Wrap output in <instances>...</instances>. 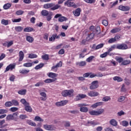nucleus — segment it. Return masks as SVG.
Listing matches in <instances>:
<instances>
[{
	"instance_id": "13d9d810",
	"label": "nucleus",
	"mask_w": 131,
	"mask_h": 131,
	"mask_svg": "<svg viewBox=\"0 0 131 131\" xmlns=\"http://www.w3.org/2000/svg\"><path fill=\"white\" fill-rule=\"evenodd\" d=\"M21 20H22V19L19 18L17 19H12V21L13 23H18L19 22H20Z\"/></svg>"
},
{
	"instance_id": "79ce46f5",
	"label": "nucleus",
	"mask_w": 131,
	"mask_h": 131,
	"mask_svg": "<svg viewBox=\"0 0 131 131\" xmlns=\"http://www.w3.org/2000/svg\"><path fill=\"white\" fill-rule=\"evenodd\" d=\"M124 100H125V97L122 96H120L118 98V102H123V101H124Z\"/></svg>"
},
{
	"instance_id": "f704fd0d",
	"label": "nucleus",
	"mask_w": 131,
	"mask_h": 131,
	"mask_svg": "<svg viewBox=\"0 0 131 131\" xmlns=\"http://www.w3.org/2000/svg\"><path fill=\"white\" fill-rule=\"evenodd\" d=\"M28 55H29L28 58H29L30 59H34L35 58H37V56L36 55V54L30 53V54H29Z\"/></svg>"
},
{
	"instance_id": "7c9ffc66",
	"label": "nucleus",
	"mask_w": 131,
	"mask_h": 131,
	"mask_svg": "<svg viewBox=\"0 0 131 131\" xmlns=\"http://www.w3.org/2000/svg\"><path fill=\"white\" fill-rule=\"evenodd\" d=\"M27 123L29 124V125H31V126H36V124L34 123V122H33L32 121L30 120H28L27 121Z\"/></svg>"
},
{
	"instance_id": "ea45409f",
	"label": "nucleus",
	"mask_w": 131,
	"mask_h": 131,
	"mask_svg": "<svg viewBox=\"0 0 131 131\" xmlns=\"http://www.w3.org/2000/svg\"><path fill=\"white\" fill-rule=\"evenodd\" d=\"M5 105L6 107H12V106H13V103L12 101H7L5 103Z\"/></svg>"
},
{
	"instance_id": "9b49d317",
	"label": "nucleus",
	"mask_w": 131,
	"mask_h": 131,
	"mask_svg": "<svg viewBox=\"0 0 131 131\" xmlns=\"http://www.w3.org/2000/svg\"><path fill=\"white\" fill-rule=\"evenodd\" d=\"M67 103H68V100H62L61 101L56 102L55 105L57 107H61L62 106H65Z\"/></svg>"
},
{
	"instance_id": "2f4dec72",
	"label": "nucleus",
	"mask_w": 131,
	"mask_h": 131,
	"mask_svg": "<svg viewBox=\"0 0 131 131\" xmlns=\"http://www.w3.org/2000/svg\"><path fill=\"white\" fill-rule=\"evenodd\" d=\"M113 80H115V81H118V82H120L122 81V78H120V77L118 76H115L113 78Z\"/></svg>"
},
{
	"instance_id": "4d7b16f0",
	"label": "nucleus",
	"mask_w": 131,
	"mask_h": 131,
	"mask_svg": "<svg viewBox=\"0 0 131 131\" xmlns=\"http://www.w3.org/2000/svg\"><path fill=\"white\" fill-rule=\"evenodd\" d=\"M16 14L18 16H20V15H23V14H24V11L23 10H18L16 11Z\"/></svg>"
},
{
	"instance_id": "ddd939ff",
	"label": "nucleus",
	"mask_w": 131,
	"mask_h": 131,
	"mask_svg": "<svg viewBox=\"0 0 131 131\" xmlns=\"http://www.w3.org/2000/svg\"><path fill=\"white\" fill-rule=\"evenodd\" d=\"M88 95L89 97H98V96H100V93L96 91H90L88 92Z\"/></svg>"
},
{
	"instance_id": "c03bdc74",
	"label": "nucleus",
	"mask_w": 131,
	"mask_h": 131,
	"mask_svg": "<svg viewBox=\"0 0 131 131\" xmlns=\"http://www.w3.org/2000/svg\"><path fill=\"white\" fill-rule=\"evenodd\" d=\"M41 13V15L42 16H48V15H49V11H48L46 10H42Z\"/></svg>"
},
{
	"instance_id": "6ab92c4d",
	"label": "nucleus",
	"mask_w": 131,
	"mask_h": 131,
	"mask_svg": "<svg viewBox=\"0 0 131 131\" xmlns=\"http://www.w3.org/2000/svg\"><path fill=\"white\" fill-rule=\"evenodd\" d=\"M118 9H119V10H120L121 11H129V7L120 6H119Z\"/></svg>"
},
{
	"instance_id": "dca6fc26",
	"label": "nucleus",
	"mask_w": 131,
	"mask_h": 131,
	"mask_svg": "<svg viewBox=\"0 0 131 131\" xmlns=\"http://www.w3.org/2000/svg\"><path fill=\"white\" fill-rule=\"evenodd\" d=\"M86 97V95L85 94H78L76 97V101H78L79 100H81V99H84V98Z\"/></svg>"
},
{
	"instance_id": "58836bf2",
	"label": "nucleus",
	"mask_w": 131,
	"mask_h": 131,
	"mask_svg": "<svg viewBox=\"0 0 131 131\" xmlns=\"http://www.w3.org/2000/svg\"><path fill=\"white\" fill-rule=\"evenodd\" d=\"M43 65L44 64L43 63H40L39 64H38L37 66H36L34 69L36 70H38V69H40V68H42V67H43Z\"/></svg>"
},
{
	"instance_id": "4be33fe9",
	"label": "nucleus",
	"mask_w": 131,
	"mask_h": 131,
	"mask_svg": "<svg viewBox=\"0 0 131 131\" xmlns=\"http://www.w3.org/2000/svg\"><path fill=\"white\" fill-rule=\"evenodd\" d=\"M19 58L18 61L19 62H21L23 60V59H24V53H23V51H19Z\"/></svg>"
},
{
	"instance_id": "412c9836",
	"label": "nucleus",
	"mask_w": 131,
	"mask_h": 131,
	"mask_svg": "<svg viewBox=\"0 0 131 131\" xmlns=\"http://www.w3.org/2000/svg\"><path fill=\"white\" fill-rule=\"evenodd\" d=\"M54 6H55L54 3L46 4L43 5V8L44 9H50V8H52Z\"/></svg>"
},
{
	"instance_id": "5701e85b",
	"label": "nucleus",
	"mask_w": 131,
	"mask_h": 131,
	"mask_svg": "<svg viewBox=\"0 0 131 131\" xmlns=\"http://www.w3.org/2000/svg\"><path fill=\"white\" fill-rule=\"evenodd\" d=\"M110 123L113 126H116L117 125V121L114 119H112L110 121Z\"/></svg>"
},
{
	"instance_id": "8fccbe9b",
	"label": "nucleus",
	"mask_w": 131,
	"mask_h": 131,
	"mask_svg": "<svg viewBox=\"0 0 131 131\" xmlns=\"http://www.w3.org/2000/svg\"><path fill=\"white\" fill-rule=\"evenodd\" d=\"M60 7H61V6L59 5L58 4H57L55 5L53 7H52L51 10H52V11H55V10H58V9H59Z\"/></svg>"
},
{
	"instance_id": "bb28decb",
	"label": "nucleus",
	"mask_w": 131,
	"mask_h": 131,
	"mask_svg": "<svg viewBox=\"0 0 131 131\" xmlns=\"http://www.w3.org/2000/svg\"><path fill=\"white\" fill-rule=\"evenodd\" d=\"M27 92V90H26V89L21 90L18 92V94H19V95H26Z\"/></svg>"
},
{
	"instance_id": "e2e57ef3",
	"label": "nucleus",
	"mask_w": 131,
	"mask_h": 131,
	"mask_svg": "<svg viewBox=\"0 0 131 131\" xmlns=\"http://www.w3.org/2000/svg\"><path fill=\"white\" fill-rule=\"evenodd\" d=\"M6 113H8V110H4V109L0 110V115L1 114H5Z\"/></svg>"
},
{
	"instance_id": "a878e982",
	"label": "nucleus",
	"mask_w": 131,
	"mask_h": 131,
	"mask_svg": "<svg viewBox=\"0 0 131 131\" xmlns=\"http://www.w3.org/2000/svg\"><path fill=\"white\" fill-rule=\"evenodd\" d=\"M34 120L35 121H39L40 122H43V119H41V118H40V117H39L38 116H35Z\"/></svg>"
},
{
	"instance_id": "a19ab883",
	"label": "nucleus",
	"mask_w": 131,
	"mask_h": 131,
	"mask_svg": "<svg viewBox=\"0 0 131 131\" xmlns=\"http://www.w3.org/2000/svg\"><path fill=\"white\" fill-rule=\"evenodd\" d=\"M1 24H2L3 25L7 26L8 25V24H9V20H5V19H3L1 20Z\"/></svg>"
},
{
	"instance_id": "a18cd8bd",
	"label": "nucleus",
	"mask_w": 131,
	"mask_h": 131,
	"mask_svg": "<svg viewBox=\"0 0 131 131\" xmlns=\"http://www.w3.org/2000/svg\"><path fill=\"white\" fill-rule=\"evenodd\" d=\"M32 62H27L24 64V67H32Z\"/></svg>"
},
{
	"instance_id": "6e6552de",
	"label": "nucleus",
	"mask_w": 131,
	"mask_h": 131,
	"mask_svg": "<svg viewBox=\"0 0 131 131\" xmlns=\"http://www.w3.org/2000/svg\"><path fill=\"white\" fill-rule=\"evenodd\" d=\"M15 68H16V63L10 64L6 67L5 72H8L9 70L13 71V70Z\"/></svg>"
},
{
	"instance_id": "aec40b11",
	"label": "nucleus",
	"mask_w": 131,
	"mask_h": 131,
	"mask_svg": "<svg viewBox=\"0 0 131 131\" xmlns=\"http://www.w3.org/2000/svg\"><path fill=\"white\" fill-rule=\"evenodd\" d=\"M25 110H26L27 112H32V107H31L29 105V103H28V105L25 106Z\"/></svg>"
},
{
	"instance_id": "774afa93",
	"label": "nucleus",
	"mask_w": 131,
	"mask_h": 131,
	"mask_svg": "<svg viewBox=\"0 0 131 131\" xmlns=\"http://www.w3.org/2000/svg\"><path fill=\"white\" fill-rule=\"evenodd\" d=\"M43 85V82H38L35 84V86H41V85Z\"/></svg>"
},
{
	"instance_id": "9d476101",
	"label": "nucleus",
	"mask_w": 131,
	"mask_h": 131,
	"mask_svg": "<svg viewBox=\"0 0 131 131\" xmlns=\"http://www.w3.org/2000/svg\"><path fill=\"white\" fill-rule=\"evenodd\" d=\"M73 0H67V1L64 3V6H67V7H74V8H76V5L75 3L72 2Z\"/></svg>"
},
{
	"instance_id": "72a5a7b5",
	"label": "nucleus",
	"mask_w": 131,
	"mask_h": 131,
	"mask_svg": "<svg viewBox=\"0 0 131 131\" xmlns=\"http://www.w3.org/2000/svg\"><path fill=\"white\" fill-rule=\"evenodd\" d=\"M20 103H21V104H23L25 106H26V105H28V104H29V103L28 102L26 101V100L24 98H22L20 99Z\"/></svg>"
},
{
	"instance_id": "603ef678",
	"label": "nucleus",
	"mask_w": 131,
	"mask_h": 131,
	"mask_svg": "<svg viewBox=\"0 0 131 131\" xmlns=\"http://www.w3.org/2000/svg\"><path fill=\"white\" fill-rule=\"evenodd\" d=\"M121 124L123 125V126H128V122H127V121L124 120L121 122Z\"/></svg>"
},
{
	"instance_id": "39448f33",
	"label": "nucleus",
	"mask_w": 131,
	"mask_h": 131,
	"mask_svg": "<svg viewBox=\"0 0 131 131\" xmlns=\"http://www.w3.org/2000/svg\"><path fill=\"white\" fill-rule=\"evenodd\" d=\"M43 127L46 130L52 131L56 129V127H55V126L53 125L44 124L43 125Z\"/></svg>"
},
{
	"instance_id": "c756f323",
	"label": "nucleus",
	"mask_w": 131,
	"mask_h": 131,
	"mask_svg": "<svg viewBox=\"0 0 131 131\" xmlns=\"http://www.w3.org/2000/svg\"><path fill=\"white\" fill-rule=\"evenodd\" d=\"M33 30H34L33 28H32L27 27L24 29V32H31Z\"/></svg>"
},
{
	"instance_id": "f8f14e48",
	"label": "nucleus",
	"mask_w": 131,
	"mask_h": 131,
	"mask_svg": "<svg viewBox=\"0 0 131 131\" xmlns=\"http://www.w3.org/2000/svg\"><path fill=\"white\" fill-rule=\"evenodd\" d=\"M128 48L127 45L124 43L117 45V49L118 50H127Z\"/></svg>"
},
{
	"instance_id": "0eeeda50",
	"label": "nucleus",
	"mask_w": 131,
	"mask_h": 131,
	"mask_svg": "<svg viewBox=\"0 0 131 131\" xmlns=\"http://www.w3.org/2000/svg\"><path fill=\"white\" fill-rule=\"evenodd\" d=\"M98 88H99V82L98 81H93L90 86V90H96Z\"/></svg>"
},
{
	"instance_id": "49530a36",
	"label": "nucleus",
	"mask_w": 131,
	"mask_h": 131,
	"mask_svg": "<svg viewBox=\"0 0 131 131\" xmlns=\"http://www.w3.org/2000/svg\"><path fill=\"white\" fill-rule=\"evenodd\" d=\"M15 29L16 31H17L18 32H21V31L23 30V28L21 26L16 27Z\"/></svg>"
},
{
	"instance_id": "cd10ccee",
	"label": "nucleus",
	"mask_w": 131,
	"mask_h": 131,
	"mask_svg": "<svg viewBox=\"0 0 131 131\" xmlns=\"http://www.w3.org/2000/svg\"><path fill=\"white\" fill-rule=\"evenodd\" d=\"M80 111L81 112L85 113L88 112V111H89V108H88V107H81L80 108Z\"/></svg>"
},
{
	"instance_id": "e433bc0d",
	"label": "nucleus",
	"mask_w": 131,
	"mask_h": 131,
	"mask_svg": "<svg viewBox=\"0 0 131 131\" xmlns=\"http://www.w3.org/2000/svg\"><path fill=\"white\" fill-rule=\"evenodd\" d=\"M54 82H55V79H47L45 80L44 81V82H45V83H51Z\"/></svg>"
},
{
	"instance_id": "09e8293b",
	"label": "nucleus",
	"mask_w": 131,
	"mask_h": 131,
	"mask_svg": "<svg viewBox=\"0 0 131 131\" xmlns=\"http://www.w3.org/2000/svg\"><path fill=\"white\" fill-rule=\"evenodd\" d=\"M116 60L117 61V62H119V63H121L123 62V58L122 57H116Z\"/></svg>"
},
{
	"instance_id": "4468645a",
	"label": "nucleus",
	"mask_w": 131,
	"mask_h": 131,
	"mask_svg": "<svg viewBox=\"0 0 131 131\" xmlns=\"http://www.w3.org/2000/svg\"><path fill=\"white\" fill-rule=\"evenodd\" d=\"M81 12V10L80 8H77L75 10L73 11V14L75 17H79L80 16V12Z\"/></svg>"
},
{
	"instance_id": "680f3d73",
	"label": "nucleus",
	"mask_w": 131,
	"mask_h": 131,
	"mask_svg": "<svg viewBox=\"0 0 131 131\" xmlns=\"http://www.w3.org/2000/svg\"><path fill=\"white\" fill-rule=\"evenodd\" d=\"M52 16H53V13L51 12L47 17V20L51 21L52 20Z\"/></svg>"
},
{
	"instance_id": "bf43d9fd",
	"label": "nucleus",
	"mask_w": 131,
	"mask_h": 131,
	"mask_svg": "<svg viewBox=\"0 0 131 131\" xmlns=\"http://www.w3.org/2000/svg\"><path fill=\"white\" fill-rule=\"evenodd\" d=\"M118 116H122V115H125V113L123 111H120L117 113Z\"/></svg>"
},
{
	"instance_id": "5fc2aeb1",
	"label": "nucleus",
	"mask_w": 131,
	"mask_h": 131,
	"mask_svg": "<svg viewBox=\"0 0 131 131\" xmlns=\"http://www.w3.org/2000/svg\"><path fill=\"white\" fill-rule=\"evenodd\" d=\"M42 59H43V60H46V61H48V60H49V55L48 54H45L44 55H42L41 56Z\"/></svg>"
},
{
	"instance_id": "c9c22d12",
	"label": "nucleus",
	"mask_w": 131,
	"mask_h": 131,
	"mask_svg": "<svg viewBox=\"0 0 131 131\" xmlns=\"http://www.w3.org/2000/svg\"><path fill=\"white\" fill-rule=\"evenodd\" d=\"M130 63V60L127 59L123 61L121 63V65H128V64Z\"/></svg>"
},
{
	"instance_id": "69168bd1",
	"label": "nucleus",
	"mask_w": 131,
	"mask_h": 131,
	"mask_svg": "<svg viewBox=\"0 0 131 131\" xmlns=\"http://www.w3.org/2000/svg\"><path fill=\"white\" fill-rule=\"evenodd\" d=\"M51 70L54 71V72H57L58 71V68L56 66H54L51 68Z\"/></svg>"
},
{
	"instance_id": "0e129e2a",
	"label": "nucleus",
	"mask_w": 131,
	"mask_h": 131,
	"mask_svg": "<svg viewBox=\"0 0 131 131\" xmlns=\"http://www.w3.org/2000/svg\"><path fill=\"white\" fill-rule=\"evenodd\" d=\"M10 111H11V112H15L16 111H18V108L16 107H12L10 108Z\"/></svg>"
},
{
	"instance_id": "864d4df0",
	"label": "nucleus",
	"mask_w": 131,
	"mask_h": 131,
	"mask_svg": "<svg viewBox=\"0 0 131 131\" xmlns=\"http://www.w3.org/2000/svg\"><path fill=\"white\" fill-rule=\"evenodd\" d=\"M104 47V43H100L99 45H98L96 48L95 50H99V49H102Z\"/></svg>"
},
{
	"instance_id": "37998d69",
	"label": "nucleus",
	"mask_w": 131,
	"mask_h": 131,
	"mask_svg": "<svg viewBox=\"0 0 131 131\" xmlns=\"http://www.w3.org/2000/svg\"><path fill=\"white\" fill-rule=\"evenodd\" d=\"M77 65H79V66L82 67L86 65V62L85 61H81V62H78Z\"/></svg>"
},
{
	"instance_id": "338daca9",
	"label": "nucleus",
	"mask_w": 131,
	"mask_h": 131,
	"mask_svg": "<svg viewBox=\"0 0 131 131\" xmlns=\"http://www.w3.org/2000/svg\"><path fill=\"white\" fill-rule=\"evenodd\" d=\"M64 125L66 127H69V126H70V122L69 121L64 122Z\"/></svg>"
},
{
	"instance_id": "393cba45",
	"label": "nucleus",
	"mask_w": 131,
	"mask_h": 131,
	"mask_svg": "<svg viewBox=\"0 0 131 131\" xmlns=\"http://www.w3.org/2000/svg\"><path fill=\"white\" fill-rule=\"evenodd\" d=\"M11 7H12V4L10 3H7L4 5L3 9H4V10H9Z\"/></svg>"
},
{
	"instance_id": "c85d7f7f",
	"label": "nucleus",
	"mask_w": 131,
	"mask_h": 131,
	"mask_svg": "<svg viewBox=\"0 0 131 131\" xmlns=\"http://www.w3.org/2000/svg\"><path fill=\"white\" fill-rule=\"evenodd\" d=\"M111 100V97L110 96H105L102 99V102H108Z\"/></svg>"
},
{
	"instance_id": "2eb2a0df",
	"label": "nucleus",
	"mask_w": 131,
	"mask_h": 131,
	"mask_svg": "<svg viewBox=\"0 0 131 131\" xmlns=\"http://www.w3.org/2000/svg\"><path fill=\"white\" fill-rule=\"evenodd\" d=\"M14 43V42L13 40H11L10 41H6L5 42L3 43V46L4 47H7L8 48H10L11 46H13V44Z\"/></svg>"
},
{
	"instance_id": "473e14b6",
	"label": "nucleus",
	"mask_w": 131,
	"mask_h": 131,
	"mask_svg": "<svg viewBox=\"0 0 131 131\" xmlns=\"http://www.w3.org/2000/svg\"><path fill=\"white\" fill-rule=\"evenodd\" d=\"M59 22H64V21H67V18L65 16H60L58 18Z\"/></svg>"
},
{
	"instance_id": "f3484780",
	"label": "nucleus",
	"mask_w": 131,
	"mask_h": 131,
	"mask_svg": "<svg viewBox=\"0 0 131 131\" xmlns=\"http://www.w3.org/2000/svg\"><path fill=\"white\" fill-rule=\"evenodd\" d=\"M103 105V102H98L96 103H94L91 105L92 108L95 109L97 108V107H99V106H102Z\"/></svg>"
},
{
	"instance_id": "a211bd4d",
	"label": "nucleus",
	"mask_w": 131,
	"mask_h": 131,
	"mask_svg": "<svg viewBox=\"0 0 131 131\" xmlns=\"http://www.w3.org/2000/svg\"><path fill=\"white\" fill-rule=\"evenodd\" d=\"M19 72L21 74H23L24 75H26L27 74H28L29 72H30V70H26V69H22V70H20L19 71Z\"/></svg>"
},
{
	"instance_id": "423d86ee",
	"label": "nucleus",
	"mask_w": 131,
	"mask_h": 131,
	"mask_svg": "<svg viewBox=\"0 0 131 131\" xmlns=\"http://www.w3.org/2000/svg\"><path fill=\"white\" fill-rule=\"evenodd\" d=\"M60 38V35H57V34H53L49 37V41H51L52 42H54L56 39H59Z\"/></svg>"
},
{
	"instance_id": "20e7f679",
	"label": "nucleus",
	"mask_w": 131,
	"mask_h": 131,
	"mask_svg": "<svg viewBox=\"0 0 131 131\" xmlns=\"http://www.w3.org/2000/svg\"><path fill=\"white\" fill-rule=\"evenodd\" d=\"M73 93H74V90H64L62 91L61 94L63 97H72L73 96Z\"/></svg>"
},
{
	"instance_id": "1a4fd4ad",
	"label": "nucleus",
	"mask_w": 131,
	"mask_h": 131,
	"mask_svg": "<svg viewBox=\"0 0 131 131\" xmlns=\"http://www.w3.org/2000/svg\"><path fill=\"white\" fill-rule=\"evenodd\" d=\"M47 76L48 77L50 78H52L51 79H55L54 81L57 80V76H58V74L53 72H50L47 74Z\"/></svg>"
},
{
	"instance_id": "3c124183",
	"label": "nucleus",
	"mask_w": 131,
	"mask_h": 131,
	"mask_svg": "<svg viewBox=\"0 0 131 131\" xmlns=\"http://www.w3.org/2000/svg\"><path fill=\"white\" fill-rule=\"evenodd\" d=\"M93 59H95V57L94 56H91L88 57L86 59V62H89L90 63V62H92V61H93Z\"/></svg>"
},
{
	"instance_id": "7ed1b4c3",
	"label": "nucleus",
	"mask_w": 131,
	"mask_h": 131,
	"mask_svg": "<svg viewBox=\"0 0 131 131\" xmlns=\"http://www.w3.org/2000/svg\"><path fill=\"white\" fill-rule=\"evenodd\" d=\"M18 114L17 113H14L13 114H9L6 117V121H10V120H17Z\"/></svg>"
},
{
	"instance_id": "f257e3e1",
	"label": "nucleus",
	"mask_w": 131,
	"mask_h": 131,
	"mask_svg": "<svg viewBox=\"0 0 131 131\" xmlns=\"http://www.w3.org/2000/svg\"><path fill=\"white\" fill-rule=\"evenodd\" d=\"M105 112L104 108H100L97 111L96 110H92L89 111V114L90 115H93L94 116H99V115H102L103 113Z\"/></svg>"
},
{
	"instance_id": "f03ea898",
	"label": "nucleus",
	"mask_w": 131,
	"mask_h": 131,
	"mask_svg": "<svg viewBox=\"0 0 131 131\" xmlns=\"http://www.w3.org/2000/svg\"><path fill=\"white\" fill-rule=\"evenodd\" d=\"M47 90L45 88H41L38 90V92L39 93L40 96V100L41 101H47Z\"/></svg>"
},
{
	"instance_id": "4c0bfd02",
	"label": "nucleus",
	"mask_w": 131,
	"mask_h": 131,
	"mask_svg": "<svg viewBox=\"0 0 131 131\" xmlns=\"http://www.w3.org/2000/svg\"><path fill=\"white\" fill-rule=\"evenodd\" d=\"M120 30H121L120 28H117L113 29V30H112L111 31V32L112 33H116V32H119V31H120Z\"/></svg>"
},
{
	"instance_id": "b1692460",
	"label": "nucleus",
	"mask_w": 131,
	"mask_h": 131,
	"mask_svg": "<svg viewBox=\"0 0 131 131\" xmlns=\"http://www.w3.org/2000/svg\"><path fill=\"white\" fill-rule=\"evenodd\" d=\"M26 40L28 41V42H33V41L34 40V39L33 37H31L30 36H26Z\"/></svg>"
},
{
	"instance_id": "6e6d98bb",
	"label": "nucleus",
	"mask_w": 131,
	"mask_h": 131,
	"mask_svg": "<svg viewBox=\"0 0 131 131\" xmlns=\"http://www.w3.org/2000/svg\"><path fill=\"white\" fill-rule=\"evenodd\" d=\"M109 53L107 52L104 53L100 55V58H106V56H108Z\"/></svg>"
},
{
	"instance_id": "052dcab7",
	"label": "nucleus",
	"mask_w": 131,
	"mask_h": 131,
	"mask_svg": "<svg viewBox=\"0 0 131 131\" xmlns=\"http://www.w3.org/2000/svg\"><path fill=\"white\" fill-rule=\"evenodd\" d=\"M94 36H95V34L92 33L90 34V35H89V36L88 37V39H93V38H94Z\"/></svg>"
},
{
	"instance_id": "de8ad7c7",
	"label": "nucleus",
	"mask_w": 131,
	"mask_h": 131,
	"mask_svg": "<svg viewBox=\"0 0 131 131\" xmlns=\"http://www.w3.org/2000/svg\"><path fill=\"white\" fill-rule=\"evenodd\" d=\"M11 102L12 103V106H18L19 105V102L16 100H12Z\"/></svg>"
}]
</instances>
